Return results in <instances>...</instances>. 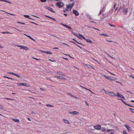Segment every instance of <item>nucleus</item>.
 Returning <instances> with one entry per match:
<instances>
[{
    "label": "nucleus",
    "mask_w": 134,
    "mask_h": 134,
    "mask_svg": "<svg viewBox=\"0 0 134 134\" xmlns=\"http://www.w3.org/2000/svg\"><path fill=\"white\" fill-rule=\"evenodd\" d=\"M75 3L74 2H73L72 4L69 3L68 5H66V8L68 9H70V10H71L72 8L73 7L74 4H75Z\"/></svg>",
    "instance_id": "f257e3e1"
},
{
    "label": "nucleus",
    "mask_w": 134,
    "mask_h": 134,
    "mask_svg": "<svg viewBox=\"0 0 134 134\" xmlns=\"http://www.w3.org/2000/svg\"><path fill=\"white\" fill-rule=\"evenodd\" d=\"M64 3L61 2H58L56 3L57 6L59 7V8L63 7L64 5Z\"/></svg>",
    "instance_id": "f03ea898"
},
{
    "label": "nucleus",
    "mask_w": 134,
    "mask_h": 134,
    "mask_svg": "<svg viewBox=\"0 0 134 134\" xmlns=\"http://www.w3.org/2000/svg\"><path fill=\"white\" fill-rule=\"evenodd\" d=\"M116 96L118 97V98H123L124 99H125V97L122 94L118 92L116 93Z\"/></svg>",
    "instance_id": "7ed1b4c3"
},
{
    "label": "nucleus",
    "mask_w": 134,
    "mask_h": 134,
    "mask_svg": "<svg viewBox=\"0 0 134 134\" xmlns=\"http://www.w3.org/2000/svg\"><path fill=\"white\" fill-rule=\"evenodd\" d=\"M94 127L96 130H100L101 129V127L100 125H97L94 126Z\"/></svg>",
    "instance_id": "20e7f679"
},
{
    "label": "nucleus",
    "mask_w": 134,
    "mask_h": 134,
    "mask_svg": "<svg viewBox=\"0 0 134 134\" xmlns=\"http://www.w3.org/2000/svg\"><path fill=\"white\" fill-rule=\"evenodd\" d=\"M44 8H46V9H47L48 10H50L51 12H52L53 13H55V12L54 11H53V9L52 8H51V7H48V6H45Z\"/></svg>",
    "instance_id": "39448f33"
},
{
    "label": "nucleus",
    "mask_w": 134,
    "mask_h": 134,
    "mask_svg": "<svg viewBox=\"0 0 134 134\" xmlns=\"http://www.w3.org/2000/svg\"><path fill=\"white\" fill-rule=\"evenodd\" d=\"M69 113L73 115H78L79 114V112L76 111H74L72 112H69Z\"/></svg>",
    "instance_id": "423d86ee"
},
{
    "label": "nucleus",
    "mask_w": 134,
    "mask_h": 134,
    "mask_svg": "<svg viewBox=\"0 0 134 134\" xmlns=\"http://www.w3.org/2000/svg\"><path fill=\"white\" fill-rule=\"evenodd\" d=\"M73 13L74 14L75 16H77L79 15V13L77 12V11L75 10H73Z\"/></svg>",
    "instance_id": "0eeeda50"
},
{
    "label": "nucleus",
    "mask_w": 134,
    "mask_h": 134,
    "mask_svg": "<svg viewBox=\"0 0 134 134\" xmlns=\"http://www.w3.org/2000/svg\"><path fill=\"white\" fill-rule=\"evenodd\" d=\"M124 126L127 129L128 131H129L131 130V129L128 125L126 124H125Z\"/></svg>",
    "instance_id": "6e6552de"
},
{
    "label": "nucleus",
    "mask_w": 134,
    "mask_h": 134,
    "mask_svg": "<svg viewBox=\"0 0 134 134\" xmlns=\"http://www.w3.org/2000/svg\"><path fill=\"white\" fill-rule=\"evenodd\" d=\"M116 78L113 77H111L109 76V80H110V81H114L116 80Z\"/></svg>",
    "instance_id": "1a4fd4ad"
},
{
    "label": "nucleus",
    "mask_w": 134,
    "mask_h": 134,
    "mask_svg": "<svg viewBox=\"0 0 134 134\" xmlns=\"http://www.w3.org/2000/svg\"><path fill=\"white\" fill-rule=\"evenodd\" d=\"M109 95L111 97H115L116 96V94L113 92H110Z\"/></svg>",
    "instance_id": "9d476101"
},
{
    "label": "nucleus",
    "mask_w": 134,
    "mask_h": 134,
    "mask_svg": "<svg viewBox=\"0 0 134 134\" xmlns=\"http://www.w3.org/2000/svg\"><path fill=\"white\" fill-rule=\"evenodd\" d=\"M54 76L55 77H56L57 78H59L61 79H63V80H65V79L63 77L61 76H57V75H55Z\"/></svg>",
    "instance_id": "9b49d317"
},
{
    "label": "nucleus",
    "mask_w": 134,
    "mask_h": 134,
    "mask_svg": "<svg viewBox=\"0 0 134 134\" xmlns=\"http://www.w3.org/2000/svg\"><path fill=\"white\" fill-rule=\"evenodd\" d=\"M77 37L80 39H81V38H82L84 39H86V38L81 34L78 35Z\"/></svg>",
    "instance_id": "f8f14e48"
},
{
    "label": "nucleus",
    "mask_w": 134,
    "mask_h": 134,
    "mask_svg": "<svg viewBox=\"0 0 134 134\" xmlns=\"http://www.w3.org/2000/svg\"><path fill=\"white\" fill-rule=\"evenodd\" d=\"M57 74H58L61 75L62 76H66L65 75L64 73L60 72V71H58L57 72Z\"/></svg>",
    "instance_id": "ddd939ff"
},
{
    "label": "nucleus",
    "mask_w": 134,
    "mask_h": 134,
    "mask_svg": "<svg viewBox=\"0 0 134 134\" xmlns=\"http://www.w3.org/2000/svg\"><path fill=\"white\" fill-rule=\"evenodd\" d=\"M123 12L126 15L128 12L127 8H124L123 10Z\"/></svg>",
    "instance_id": "4468645a"
},
{
    "label": "nucleus",
    "mask_w": 134,
    "mask_h": 134,
    "mask_svg": "<svg viewBox=\"0 0 134 134\" xmlns=\"http://www.w3.org/2000/svg\"><path fill=\"white\" fill-rule=\"evenodd\" d=\"M85 40L88 43H92V41L89 39H86H86H85Z\"/></svg>",
    "instance_id": "2eb2a0df"
},
{
    "label": "nucleus",
    "mask_w": 134,
    "mask_h": 134,
    "mask_svg": "<svg viewBox=\"0 0 134 134\" xmlns=\"http://www.w3.org/2000/svg\"><path fill=\"white\" fill-rule=\"evenodd\" d=\"M24 16L25 18H27L30 19H31L33 20L32 19L30 18V16L29 15H24Z\"/></svg>",
    "instance_id": "dca6fc26"
},
{
    "label": "nucleus",
    "mask_w": 134,
    "mask_h": 134,
    "mask_svg": "<svg viewBox=\"0 0 134 134\" xmlns=\"http://www.w3.org/2000/svg\"><path fill=\"white\" fill-rule=\"evenodd\" d=\"M86 66L88 67V68H93V66L88 65V64H86Z\"/></svg>",
    "instance_id": "f3484780"
},
{
    "label": "nucleus",
    "mask_w": 134,
    "mask_h": 134,
    "mask_svg": "<svg viewBox=\"0 0 134 134\" xmlns=\"http://www.w3.org/2000/svg\"><path fill=\"white\" fill-rule=\"evenodd\" d=\"M63 121L66 123L67 124H69V122L68 120L65 119H64L63 120Z\"/></svg>",
    "instance_id": "a211bd4d"
},
{
    "label": "nucleus",
    "mask_w": 134,
    "mask_h": 134,
    "mask_svg": "<svg viewBox=\"0 0 134 134\" xmlns=\"http://www.w3.org/2000/svg\"><path fill=\"white\" fill-rule=\"evenodd\" d=\"M15 46H17V47H20V49H23L24 46L19 45H15Z\"/></svg>",
    "instance_id": "6ab92c4d"
},
{
    "label": "nucleus",
    "mask_w": 134,
    "mask_h": 134,
    "mask_svg": "<svg viewBox=\"0 0 134 134\" xmlns=\"http://www.w3.org/2000/svg\"><path fill=\"white\" fill-rule=\"evenodd\" d=\"M71 32L74 36H76L77 37L78 35L76 33L72 31H71Z\"/></svg>",
    "instance_id": "aec40b11"
},
{
    "label": "nucleus",
    "mask_w": 134,
    "mask_h": 134,
    "mask_svg": "<svg viewBox=\"0 0 134 134\" xmlns=\"http://www.w3.org/2000/svg\"><path fill=\"white\" fill-rule=\"evenodd\" d=\"M13 120L15 122H19V120L16 119H14L13 118Z\"/></svg>",
    "instance_id": "412c9836"
},
{
    "label": "nucleus",
    "mask_w": 134,
    "mask_h": 134,
    "mask_svg": "<svg viewBox=\"0 0 134 134\" xmlns=\"http://www.w3.org/2000/svg\"><path fill=\"white\" fill-rule=\"evenodd\" d=\"M17 85L20 86H24V83H17Z\"/></svg>",
    "instance_id": "4be33fe9"
},
{
    "label": "nucleus",
    "mask_w": 134,
    "mask_h": 134,
    "mask_svg": "<svg viewBox=\"0 0 134 134\" xmlns=\"http://www.w3.org/2000/svg\"><path fill=\"white\" fill-rule=\"evenodd\" d=\"M44 53L49 54H52V53L50 51H45Z\"/></svg>",
    "instance_id": "5701e85b"
},
{
    "label": "nucleus",
    "mask_w": 134,
    "mask_h": 134,
    "mask_svg": "<svg viewBox=\"0 0 134 134\" xmlns=\"http://www.w3.org/2000/svg\"><path fill=\"white\" fill-rule=\"evenodd\" d=\"M46 17H47V18H49L50 19H52V20H54V21H56V20L54 19V18H52V17H51L50 16H46Z\"/></svg>",
    "instance_id": "b1692460"
},
{
    "label": "nucleus",
    "mask_w": 134,
    "mask_h": 134,
    "mask_svg": "<svg viewBox=\"0 0 134 134\" xmlns=\"http://www.w3.org/2000/svg\"><path fill=\"white\" fill-rule=\"evenodd\" d=\"M99 35H103V36H106V37H109V36L108 35H107L106 34H99Z\"/></svg>",
    "instance_id": "393cba45"
},
{
    "label": "nucleus",
    "mask_w": 134,
    "mask_h": 134,
    "mask_svg": "<svg viewBox=\"0 0 134 134\" xmlns=\"http://www.w3.org/2000/svg\"><path fill=\"white\" fill-rule=\"evenodd\" d=\"M106 131L107 132H110L111 131H113V130L112 129L110 130V129H107V130Z\"/></svg>",
    "instance_id": "a878e982"
},
{
    "label": "nucleus",
    "mask_w": 134,
    "mask_h": 134,
    "mask_svg": "<svg viewBox=\"0 0 134 134\" xmlns=\"http://www.w3.org/2000/svg\"><path fill=\"white\" fill-rule=\"evenodd\" d=\"M24 86H25L26 87H29V84L27 83H24Z\"/></svg>",
    "instance_id": "bb28decb"
},
{
    "label": "nucleus",
    "mask_w": 134,
    "mask_h": 134,
    "mask_svg": "<svg viewBox=\"0 0 134 134\" xmlns=\"http://www.w3.org/2000/svg\"><path fill=\"white\" fill-rule=\"evenodd\" d=\"M7 73L8 74H10L12 75H14L15 73H14L13 72H8Z\"/></svg>",
    "instance_id": "cd10ccee"
},
{
    "label": "nucleus",
    "mask_w": 134,
    "mask_h": 134,
    "mask_svg": "<svg viewBox=\"0 0 134 134\" xmlns=\"http://www.w3.org/2000/svg\"><path fill=\"white\" fill-rule=\"evenodd\" d=\"M102 131L104 132L106 131V129L105 127H102Z\"/></svg>",
    "instance_id": "c85d7f7f"
},
{
    "label": "nucleus",
    "mask_w": 134,
    "mask_h": 134,
    "mask_svg": "<svg viewBox=\"0 0 134 134\" xmlns=\"http://www.w3.org/2000/svg\"><path fill=\"white\" fill-rule=\"evenodd\" d=\"M23 49H24L26 50H28V48L27 47H26L24 46Z\"/></svg>",
    "instance_id": "c756f323"
},
{
    "label": "nucleus",
    "mask_w": 134,
    "mask_h": 134,
    "mask_svg": "<svg viewBox=\"0 0 134 134\" xmlns=\"http://www.w3.org/2000/svg\"><path fill=\"white\" fill-rule=\"evenodd\" d=\"M46 106L48 107H53V106L50 104H47Z\"/></svg>",
    "instance_id": "7c9ffc66"
},
{
    "label": "nucleus",
    "mask_w": 134,
    "mask_h": 134,
    "mask_svg": "<svg viewBox=\"0 0 134 134\" xmlns=\"http://www.w3.org/2000/svg\"><path fill=\"white\" fill-rule=\"evenodd\" d=\"M67 94L68 95H69L70 96H71L72 97H74V96L73 95H72L71 93H67Z\"/></svg>",
    "instance_id": "2f4dec72"
},
{
    "label": "nucleus",
    "mask_w": 134,
    "mask_h": 134,
    "mask_svg": "<svg viewBox=\"0 0 134 134\" xmlns=\"http://www.w3.org/2000/svg\"><path fill=\"white\" fill-rule=\"evenodd\" d=\"M27 37L30 38V39H31L32 40L34 41H35V40L33 38H32L30 36L28 35L27 36Z\"/></svg>",
    "instance_id": "473e14b6"
},
{
    "label": "nucleus",
    "mask_w": 134,
    "mask_h": 134,
    "mask_svg": "<svg viewBox=\"0 0 134 134\" xmlns=\"http://www.w3.org/2000/svg\"><path fill=\"white\" fill-rule=\"evenodd\" d=\"M0 1L5 2H7L8 3H11L10 2L8 1L7 0H0Z\"/></svg>",
    "instance_id": "72a5a7b5"
},
{
    "label": "nucleus",
    "mask_w": 134,
    "mask_h": 134,
    "mask_svg": "<svg viewBox=\"0 0 134 134\" xmlns=\"http://www.w3.org/2000/svg\"><path fill=\"white\" fill-rule=\"evenodd\" d=\"M14 75L17 76L18 77H21V76H20L16 74H15Z\"/></svg>",
    "instance_id": "f704fd0d"
},
{
    "label": "nucleus",
    "mask_w": 134,
    "mask_h": 134,
    "mask_svg": "<svg viewBox=\"0 0 134 134\" xmlns=\"http://www.w3.org/2000/svg\"><path fill=\"white\" fill-rule=\"evenodd\" d=\"M122 133L123 134H128L124 130L123 131Z\"/></svg>",
    "instance_id": "c9c22d12"
},
{
    "label": "nucleus",
    "mask_w": 134,
    "mask_h": 134,
    "mask_svg": "<svg viewBox=\"0 0 134 134\" xmlns=\"http://www.w3.org/2000/svg\"><path fill=\"white\" fill-rule=\"evenodd\" d=\"M129 109L131 111L132 113H134V109H132L131 108H130Z\"/></svg>",
    "instance_id": "e433bc0d"
},
{
    "label": "nucleus",
    "mask_w": 134,
    "mask_h": 134,
    "mask_svg": "<svg viewBox=\"0 0 134 134\" xmlns=\"http://www.w3.org/2000/svg\"><path fill=\"white\" fill-rule=\"evenodd\" d=\"M66 27L70 29H71V27L69 26L68 25H67V26H66Z\"/></svg>",
    "instance_id": "4c0bfd02"
},
{
    "label": "nucleus",
    "mask_w": 134,
    "mask_h": 134,
    "mask_svg": "<svg viewBox=\"0 0 134 134\" xmlns=\"http://www.w3.org/2000/svg\"><path fill=\"white\" fill-rule=\"evenodd\" d=\"M104 77L105 78L109 80V76H107L106 75H105L104 76Z\"/></svg>",
    "instance_id": "58836bf2"
},
{
    "label": "nucleus",
    "mask_w": 134,
    "mask_h": 134,
    "mask_svg": "<svg viewBox=\"0 0 134 134\" xmlns=\"http://www.w3.org/2000/svg\"><path fill=\"white\" fill-rule=\"evenodd\" d=\"M72 42L73 43H74L75 44H76V46H78L80 48H81V49L82 48V47H81L79 46H78L77 45L76 43H75L74 42Z\"/></svg>",
    "instance_id": "ea45409f"
},
{
    "label": "nucleus",
    "mask_w": 134,
    "mask_h": 134,
    "mask_svg": "<svg viewBox=\"0 0 134 134\" xmlns=\"http://www.w3.org/2000/svg\"><path fill=\"white\" fill-rule=\"evenodd\" d=\"M73 40H74L77 43H79V44H81L80 43H79L78 42H77V41L75 39L73 38Z\"/></svg>",
    "instance_id": "a19ab883"
},
{
    "label": "nucleus",
    "mask_w": 134,
    "mask_h": 134,
    "mask_svg": "<svg viewBox=\"0 0 134 134\" xmlns=\"http://www.w3.org/2000/svg\"><path fill=\"white\" fill-rule=\"evenodd\" d=\"M105 92L106 93L108 94H109V93H110V92H109L108 91H105Z\"/></svg>",
    "instance_id": "79ce46f5"
},
{
    "label": "nucleus",
    "mask_w": 134,
    "mask_h": 134,
    "mask_svg": "<svg viewBox=\"0 0 134 134\" xmlns=\"http://www.w3.org/2000/svg\"><path fill=\"white\" fill-rule=\"evenodd\" d=\"M105 53L106 54L108 55V56L109 57H111V56L108 53H107V52H105Z\"/></svg>",
    "instance_id": "37998d69"
},
{
    "label": "nucleus",
    "mask_w": 134,
    "mask_h": 134,
    "mask_svg": "<svg viewBox=\"0 0 134 134\" xmlns=\"http://www.w3.org/2000/svg\"><path fill=\"white\" fill-rule=\"evenodd\" d=\"M109 24L112 27H115V26L114 25H113L110 24Z\"/></svg>",
    "instance_id": "c03bdc74"
},
{
    "label": "nucleus",
    "mask_w": 134,
    "mask_h": 134,
    "mask_svg": "<svg viewBox=\"0 0 134 134\" xmlns=\"http://www.w3.org/2000/svg\"><path fill=\"white\" fill-rule=\"evenodd\" d=\"M0 109H3V107L1 105H0Z\"/></svg>",
    "instance_id": "a18cd8bd"
},
{
    "label": "nucleus",
    "mask_w": 134,
    "mask_h": 134,
    "mask_svg": "<svg viewBox=\"0 0 134 134\" xmlns=\"http://www.w3.org/2000/svg\"><path fill=\"white\" fill-rule=\"evenodd\" d=\"M51 36H54V37H57V38H59L57 36H55V35H52V34H51Z\"/></svg>",
    "instance_id": "49530a36"
},
{
    "label": "nucleus",
    "mask_w": 134,
    "mask_h": 134,
    "mask_svg": "<svg viewBox=\"0 0 134 134\" xmlns=\"http://www.w3.org/2000/svg\"><path fill=\"white\" fill-rule=\"evenodd\" d=\"M42 2H45L46 1V0H40Z\"/></svg>",
    "instance_id": "de8ad7c7"
},
{
    "label": "nucleus",
    "mask_w": 134,
    "mask_h": 134,
    "mask_svg": "<svg viewBox=\"0 0 134 134\" xmlns=\"http://www.w3.org/2000/svg\"><path fill=\"white\" fill-rule=\"evenodd\" d=\"M108 72H109V73H110V74H111V75H114V76H115V75L113 73H111V72H109V71H108Z\"/></svg>",
    "instance_id": "09e8293b"
},
{
    "label": "nucleus",
    "mask_w": 134,
    "mask_h": 134,
    "mask_svg": "<svg viewBox=\"0 0 134 134\" xmlns=\"http://www.w3.org/2000/svg\"><path fill=\"white\" fill-rule=\"evenodd\" d=\"M6 13L9 14H10V15H15L14 14H10V13H7V12H5Z\"/></svg>",
    "instance_id": "8fccbe9b"
},
{
    "label": "nucleus",
    "mask_w": 134,
    "mask_h": 134,
    "mask_svg": "<svg viewBox=\"0 0 134 134\" xmlns=\"http://www.w3.org/2000/svg\"><path fill=\"white\" fill-rule=\"evenodd\" d=\"M40 89L41 90H42V91H45V89L44 88H40Z\"/></svg>",
    "instance_id": "3c124183"
},
{
    "label": "nucleus",
    "mask_w": 134,
    "mask_h": 134,
    "mask_svg": "<svg viewBox=\"0 0 134 134\" xmlns=\"http://www.w3.org/2000/svg\"><path fill=\"white\" fill-rule=\"evenodd\" d=\"M32 58H34V59H36L37 60H40V59H37L36 58H34L33 57H32Z\"/></svg>",
    "instance_id": "603ef678"
},
{
    "label": "nucleus",
    "mask_w": 134,
    "mask_h": 134,
    "mask_svg": "<svg viewBox=\"0 0 134 134\" xmlns=\"http://www.w3.org/2000/svg\"><path fill=\"white\" fill-rule=\"evenodd\" d=\"M119 99L121 100L124 104H125V102L124 100H122V99Z\"/></svg>",
    "instance_id": "864d4df0"
},
{
    "label": "nucleus",
    "mask_w": 134,
    "mask_h": 134,
    "mask_svg": "<svg viewBox=\"0 0 134 134\" xmlns=\"http://www.w3.org/2000/svg\"><path fill=\"white\" fill-rule=\"evenodd\" d=\"M50 60L52 62H55V60H53L51 59H49L48 60Z\"/></svg>",
    "instance_id": "5fc2aeb1"
},
{
    "label": "nucleus",
    "mask_w": 134,
    "mask_h": 134,
    "mask_svg": "<svg viewBox=\"0 0 134 134\" xmlns=\"http://www.w3.org/2000/svg\"><path fill=\"white\" fill-rule=\"evenodd\" d=\"M18 23H20V24H25L24 23H22V22H18Z\"/></svg>",
    "instance_id": "6e6d98bb"
},
{
    "label": "nucleus",
    "mask_w": 134,
    "mask_h": 134,
    "mask_svg": "<svg viewBox=\"0 0 134 134\" xmlns=\"http://www.w3.org/2000/svg\"><path fill=\"white\" fill-rule=\"evenodd\" d=\"M88 91H90L93 94H95L94 93H93V92H92L90 90H89V89H88Z\"/></svg>",
    "instance_id": "4d7b16f0"
},
{
    "label": "nucleus",
    "mask_w": 134,
    "mask_h": 134,
    "mask_svg": "<svg viewBox=\"0 0 134 134\" xmlns=\"http://www.w3.org/2000/svg\"><path fill=\"white\" fill-rule=\"evenodd\" d=\"M103 11V10H101L100 12V13L98 15H99L102 13V12Z\"/></svg>",
    "instance_id": "13d9d810"
},
{
    "label": "nucleus",
    "mask_w": 134,
    "mask_h": 134,
    "mask_svg": "<svg viewBox=\"0 0 134 134\" xmlns=\"http://www.w3.org/2000/svg\"><path fill=\"white\" fill-rule=\"evenodd\" d=\"M39 51L40 52H43V53H44V52H45V51H42V50H39Z\"/></svg>",
    "instance_id": "bf43d9fd"
},
{
    "label": "nucleus",
    "mask_w": 134,
    "mask_h": 134,
    "mask_svg": "<svg viewBox=\"0 0 134 134\" xmlns=\"http://www.w3.org/2000/svg\"><path fill=\"white\" fill-rule=\"evenodd\" d=\"M5 99H8V100H11L12 99L11 98H5Z\"/></svg>",
    "instance_id": "052dcab7"
},
{
    "label": "nucleus",
    "mask_w": 134,
    "mask_h": 134,
    "mask_svg": "<svg viewBox=\"0 0 134 134\" xmlns=\"http://www.w3.org/2000/svg\"><path fill=\"white\" fill-rule=\"evenodd\" d=\"M129 76L130 77H132V78H133V77H133L132 76V75H130Z\"/></svg>",
    "instance_id": "680f3d73"
},
{
    "label": "nucleus",
    "mask_w": 134,
    "mask_h": 134,
    "mask_svg": "<svg viewBox=\"0 0 134 134\" xmlns=\"http://www.w3.org/2000/svg\"><path fill=\"white\" fill-rule=\"evenodd\" d=\"M116 83H118L121 84V83L120 82H118V81H116Z\"/></svg>",
    "instance_id": "e2e57ef3"
},
{
    "label": "nucleus",
    "mask_w": 134,
    "mask_h": 134,
    "mask_svg": "<svg viewBox=\"0 0 134 134\" xmlns=\"http://www.w3.org/2000/svg\"><path fill=\"white\" fill-rule=\"evenodd\" d=\"M62 24V25H63V26H65V27H66V26H67V25H65V24Z\"/></svg>",
    "instance_id": "0e129e2a"
},
{
    "label": "nucleus",
    "mask_w": 134,
    "mask_h": 134,
    "mask_svg": "<svg viewBox=\"0 0 134 134\" xmlns=\"http://www.w3.org/2000/svg\"><path fill=\"white\" fill-rule=\"evenodd\" d=\"M6 34H11V33H9V32H8V31H7V32H6Z\"/></svg>",
    "instance_id": "69168bd1"
},
{
    "label": "nucleus",
    "mask_w": 134,
    "mask_h": 134,
    "mask_svg": "<svg viewBox=\"0 0 134 134\" xmlns=\"http://www.w3.org/2000/svg\"><path fill=\"white\" fill-rule=\"evenodd\" d=\"M28 120L29 121H31V120L29 118H28Z\"/></svg>",
    "instance_id": "338daca9"
},
{
    "label": "nucleus",
    "mask_w": 134,
    "mask_h": 134,
    "mask_svg": "<svg viewBox=\"0 0 134 134\" xmlns=\"http://www.w3.org/2000/svg\"><path fill=\"white\" fill-rule=\"evenodd\" d=\"M101 75H102V76H104H104H105V75H104V74H102Z\"/></svg>",
    "instance_id": "774afa93"
}]
</instances>
